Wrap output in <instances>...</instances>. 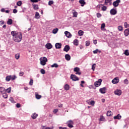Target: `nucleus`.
<instances>
[{
	"label": "nucleus",
	"mask_w": 129,
	"mask_h": 129,
	"mask_svg": "<svg viewBox=\"0 0 129 129\" xmlns=\"http://www.w3.org/2000/svg\"><path fill=\"white\" fill-rule=\"evenodd\" d=\"M124 84H128V80H127V79H125L124 80Z\"/></svg>",
	"instance_id": "obj_52"
},
{
	"label": "nucleus",
	"mask_w": 129,
	"mask_h": 129,
	"mask_svg": "<svg viewBox=\"0 0 129 129\" xmlns=\"http://www.w3.org/2000/svg\"><path fill=\"white\" fill-rule=\"evenodd\" d=\"M11 35L13 36V41L16 43H20L23 39V34L21 32H17L16 31H12Z\"/></svg>",
	"instance_id": "obj_1"
},
{
	"label": "nucleus",
	"mask_w": 129,
	"mask_h": 129,
	"mask_svg": "<svg viewBox=\"0 0 129 129\" xmlns=\"http://www.w3.org/2000/svg\"><path fill=\"white\" fill-rule=\"evenodd\" d=\"M0 91H1V92H3V91H5V88L4 87H1L0 88Z\"/></svg>",
	"instance_id": "obj_57"
},
{
	"label": "nucleus",
	"mask_w": 129,
	"mask_h": 129,
	"mask_svg": "<svg viewBox=\"0 0 129 129\" xmlns=\"http://www.w3.org/2000/svg\"><path fill=\"white\" fill-rule=\"evenodd\" d=\"M100 120L101 121H103V120H104V117H103V116H101L100 118Z\"/></svg>",
	"instance_id": "obj_53"
},
{
	"label": "nucleus",
	"mask_w": 129,
	"mask_h": 129,
	"mask_svg": "<svg viewBox=\"0 0 129 129\" xmlns=\"http://www.w3.org/2000/svg\"><path fill=\"white\" fill-rule=\"evenodd\" d=\"M124 26L125 28H129V24H127V22L124 23Z\"/></svg>",
	"instance_id": "obj_35"
},
{
	"label": "nucleus",
	"mask_w": 129,
	"mask_h": 129,
	"mask_svg": "<svg viewBox=\"0 0 129 129\" xmlns=\"http://www.w3.org/2000/svg\"><path fill=\"white\" fill-rule=\"evenodd\" d=\"M11 80H15V79H17V76L15 75L11 76Z\"/></svg>",
	"instance_id": "obj_34"
},
{
	"label": "nucleus",
	"mask_w": 129,
	"mask_h": 129,
	"mask_svg": "<svg viewBox=\"0 0 129 129\" xmlns=\"http://www.w3.org/2000/svg\"><path fill=\"white\" fill-rule=\"evenodd\" d=\"M70 88V86H69V85L68 84H66L65 86H64V89L66 90H69Z\"/></svg>",
	"instance_id": "obj_28"
},
{
	"label": "nucleus",
	"mask_w": 129,
	"mask_h": 129,
	"mask_svg": "<svg viewBox=\"0 0 129 129\" xmlns=\"http://www.w3.org/2000/svg\"><path fill=\"white\" fill-rule=\"evenodd\" d=\"M54 4V1H49L48 2V6H52Z\"/></svg>",
	"instance_id": "obj_43"
},
{
	"label": "nucleus",
	"mask_w": 129,
	"mask_h": 129,
	"mask_svg": "<svg viewBox=\"0 0 129 129\" xmlns=\"http://www.w3.org/2000/svg\"><path fill=\"white\" fill-rule=\"evenodd\" d=\"M114 93L115 95H118V96H119L121 95V90L117 89L114 92Z\"/></svg>",
	"instance_id": "obj_7"
},
{
	"label": "nucleus",
	"mask_w": 129,
	"mask_h": 129,
	"mask_svg": "<svg viewBox=\"0 0 129 129\" xmlns=\"http://www.w3.org/2000/svg\"><path fill=\"white\" fill-rule=\"evenodd\" d=\"M58 106L59 107H63V104H59L58 105Z\"/></svg>",
	"instance_id": "obj_63"
},
{
	"label": "nucleus",
	"mask_w": 129,
	"mask_h": 129,
	"mask_svg": "<svg viewBox=\"0 0 129 129\" xmlns=\"http://www.w3.org/2000/svg\"><path fill=\"white\" fill-rule=\"evenodd\" d=\"M35 18V19H37V20L39 19L40 18V14H39L38 12H36Z\"/></svg>",
	"instance_id": "obj_24"
},
{
	"label": "nucleus",
	"mask_w": 129,
	"mask_h": 129,
	"mask_svg": "<svg viewBox=\"0 0 129 129\" xmlns=\"http://www.w3.org/2000/svg\"><path fill=\"white\" fill-rule=\"evenodd\" d=\"M79 3L81 5V7H84V5L86 4V3L85 2L84 0H80Z\"/></svg>",
	"instance_id": "obj_20"
},
{
	"label": "nucleus",
	"mask_w": 129,
	"mask_h": 129,
	"mask_svg": "<svg viewBox=\"0 0 129 129\" xmlns=\"http://www.w3.org/2000/svg\"><path fill=\"white\" fill-rule=\"evenodd\" d=\"M94 104H95V102L93 100H92L90 101V105H92L93 106H94Z\"/></svg>",
	"instance_id": "obj_37"
},
{
	"label": "nucleus",
	"mask_w": 129,
	"mask_h": 129,
	"mask_svg": "<svg viewBox=\"0 0 129 129\" xmlns=\"http://www.w3.org/2000/svg\"><path fill=\"white\" fill-rule=\"evenodd\" d=\"M110 13L112 16H114V15H116V14L117 13V11H116V8H114L112 9L110 11Z\"/></svg>",
	"instance_id": "obj_4"
},
{
	"label": "nucleus",
	"mask_w": 129,
	"mask_h": 129,
	"mask_svg": "<svg viewBox=\"0 0 129 129\" xmlns=\"http://www.w3.org/2000/svg\"><path fill=\"white\" fill-rule=\"evenodd\" d=\"M65 58L67 60V61H70V59H71V56L69 54L65 55Z\"/></svg>",
	"instance_id": "obj_17"
},
{
	"label": "nucleus",
	"mask_w": 129,
	"mask_h": 129,
	"mask_svg": "<svg viewBox=\"0 0 129 129\" xmlns=\"http://www.w3.org/2000/svg\"><path fill=\"white\" fill-rule=\"evenodd\" d=\"M51 67L52 68H54V67L55 68H58V67H59V66L57 63H54L51 66Z\"/></svg>",
	"instance_id": "obj_29"
},
{
	"label": "nucleus",
	"mask_w": 129,
	"mask_h": 129,
	"mask_svg": "<svg viewBox=\"0 0 129 129\" xmlns=\"http://www.w3.org/2000/svg\"><path fill=\"white\" fill-rule=\"evenodd\" d=\"M37 117L38 114L36 113L32 114V115H31V117L32 118H33V119H36V118H37Z\"/></svg>",
	"instance_id": "obj_19"
},
{
	"label": "nucleus",
	"mask_w": 129,
	"mask_h": 129,
	"mask_svg": "<svg viewBox=\"0 0 129 129\" xmlns=\"http://www.w3.org/2000/svg\"><path fill=\"white\" fill-rule=\"evenodd\" d=\"M61 47H62V44L61 43H56L55 44L56 49H61Z\"/></svg>",
	"instance_id": "obj_13"
},
{
	"label": "nucleus",
	"mask_w": 129,
	"mask_h": 129,
	"mask_svg": "<svg viewBox=\"0 0 129 129\" xmlns=\"http://www.w3.org/2000/svg\"><path fill=\"white\" fill-rule=\"evenodd\" d=\"M97 18L101 17V14L100 13H97Z\"/></svg>",
	"instance_id": "obj_55"
},
{
	"label": "nucleus",
	"mask_w": 129,
	"mask_h": 129,
	"mask_svg": "<svg viewBox=\"0 0 129 129\" xmlns=\"http://www.w3.org/2000/svg\"><path fill=\"white\" fill-rule=\"evenodd\" d=\"M89 45H90V41H87L86 42V46H87V47H88V46H89Z\"/></svg>",
	"instance_id": "obj_47"
},
{
	"label": "nucleus",
	"mask_w": 129,
	"mask_h": 129,
	"mask_svg": "<svg viewBox=\"0 0 129 129\" xmlns=\"http://www.w3.org/2000/svg\"><path fill=\"white\" fill-rule=\"evenodd\" d=\"M118 82H119V79H118V78L116 77L112 81V83L113 84H116V83H118Z\"/></svg>",
	"instance_id": "obj_8"
},
{
	"label": "nucleus",
	"mask_w": 129,
	"mask_h": 129,
	"mask_svg": "<svg viewBox=\"0 0 129 129\" xmlns=\"http://www.w3.org/2000/svg\"><path fill=\"white\" fill-rule=\"evenodd\" d=\"M59 129H67L66 127H59Z\"/></svg>",
	"instance_id": "obj_64"
},
{
	"label": "nucleus",
	"mask_w": 129,
	"mask_h": 129,
	"mask_svg": "<svg viewBox=\"0 0 129 129\" xmlns=\"http://www.w3.org/2000/svg\"><path fill=\"white\" fill-rule=\"evenodd\" d=\"M71 78L73 81H77L79 80V78H78L75 75H71Z\"/></svg>",
	"instance_id": "obj_6"
},
{
	"label": "nucleus",
	"mask_w": 129,
	"mask_h": 129,
	"mask_svg": "<svg viewBox=\"0 0 129 129\" xmlns=\"http://www.w3.org/2000/svg\"><path fill=\"white\" fill-rule=\"evenodd\" d=\"M29 84L30 85H33V80H30V82H29Z\"/></svg>",
	"instance_id": "obj_62"
},
{
	"label": "nucleus",
	"mask_w": 129,
	"mask_h": 129,
	"mask_svg": "<svg viewBox=\"0 0 129 129\" xmlns=\"http://www.w3.org/2000/svg\"><path fill=\"white\" fill-rule=\"evenodd\" d=\"M99 91L102 94H104V93H105V92L106 91V87H103L102 88H100L99 89Z\"/></svg>",
	"instance_id": "obj_11"
},
{
	"label": "nucleus",
	"mask_w": 129,
	"mask_h": 129,
	"mask_svg": "<svg viewBox=\"0 0 129 129\" xmlns=\"http://www.w3.org/2000/svg\"><path fill=\"white\" fill-rule=\"evenodd\" d=\"M24 75V72H20L19 73V76H23Z\"/></svg>",
	"instance_id": "obj_56"
},
{
	"label": "nucleus",
	"mask_w": 129,
	"mask_h": 129,
	"mask_svg": "<svg viewBox=\"0 0 129 129\" xmlns=\"http://www.w3.org/2000/svg\"><path fill=\"white\" fill-rule=\"evenodd\" d=\"M32 7H33L34 10H35V11H37V10H39V6H38V5L33 4Z\"/></svg>",
	"instance_id": "obj_16"
},
{
	"label": "nucleus",
	"mask_w": 129,
	"mask_h": 129,
	"mask_svg": "<svg viewBox=\"0 0 129 129\" xmlns=\"http://www.w3.org/2000/svg\"><path fill=\"white\" fill-rule=\"evenodd\" d=\"M106 114L107 116H111L112 115V112L111 111H108Z\"/></svg>",
	"instance_id": "obj_30"
},
{
	"label": "nucleus",
	"mask_w": 129,
	"mask_h": 129,
	"mask_svg": "<svg viewBox=\"0 0 129 129\" xmlns=\"http://www.w3.org/2000/svg\"><path fill=\"white\" fill-rule=\"evenodd\" d=\"M124 35L125 37H127L129 35V28L125 29L124 31Z\"/></svg>",
	"instance_id": "obj_14"
},
{
	"label": "nucleus",
	"mask_w": 129,
	"mask_h": 129,
	"mask_svg": "<svg viewBox=\"0 0 129 129\" xmlns=\"http://www.w3.org/2000/svg\"><path fill=\"white\" fill-rule=\"evenodd\" d=\"M64 35H66L67 38H71V37H72V34H71V33L68 31H65Z\"/></svg>",
	"instance_id": "obj_10"
},
{
	"label": "nucleus",
	"mask_w": 129,
	"mask_h": 129,
	"mask_svg": "<svg viewBox=\"0 0 129 129\" xmlns=\"http://www.w3.org/2000/svg\"><path fill=\"white\" fill-rule=\"evenodd\" d=\"M101 82H102V80L99 79L98 81H96L94 83V85L96 87H98V86H100L101 85Z\"/></svg>",
	"instance_id": "obj_3"
},
{
	"label": "nucleus",
	"mask_w": 129,
	"mask_h": 129,
	"mask_svg": "<svg viewBox=\"0 0 129 129\" xmlns=\"http://www.w3.org/2000/svg\"><path fill=\"white\" fill-rule=\"evenodd\" d=\"M78 34L79 36H83V34H84V32H83V31H82V30H79L78 31Z\"/></svg>",
	"instance_id": "obj_23"
},
{
	"label": "nucleus",
	"mask_w": 129,
	"mask_h": 129,
	"mask_svg": "<svg viewBox=\"0 0 129 129\" xmlns=\"http://www.w3.org/2000/svg\"><path fill=\"white\" fill-rule=\"evenodd\" d=\"M69 50H70V46L68 45H66L63 48V51L64 52H68Z\"/></svg>",
	"instance_id": "obj_12"
},
{
	"label": "nucleus",
	"mask_w": 129,
	"mask_h": 129,
	"mask_svg": "<svg viewBox=\"0 0 129 129\" xmlns=\"http://www.w3.org/2000/svg\"><path fill=\"white\" fill-rule=\"evenodd\" d=\"M7 24H8V25H12L13 24V20H12L11 19H8V20L7 21Z\"/></svg>",
	"instance_id": "obj_25"
},
{
	"label": "nucleus",
	"mask_w": 129,
	"mask_h": 129,
	"mask_svg": "<svg viewBox=\"0 0 129 129\" xmlns=\"http://www.w3.org/2000/svg\"><path fill=\"white\" fill-rule=\"evenodd\" d=\"M107 9V8L106 7V6H103L101 7L102 11H106Z\"/></svg>",
	"instance_id": "obj_40"
},
{
	"label": "nucleus",
	"mask_w": 129,
	"mask_h": 129,
	"mask_svg": "<svg viewBox=\"0 0 129 129\" xmlns=\"http://www.w3.org/2000/svg\"><path fill=\"white\" fill-rule=\"evenodd\" d=\"M120 3V0H116V1H114L113 3V7H114V8H117V7H118V5H119Z\"/></svg>",
	"instance_id": "obj_5"
},
{
	"label": "nucleus",
	"mask_w": 129,
	"mask_h": 129,
	"mask_svg": "<svg viewBox=\"0 0 129 129\" xmlns=\"http://www.w3.org/2000/svg\"><path fill=\"white\" fill-rule=\"evenodd\" d=\"M3 96L4 97V98H8V95L7 93H4Z\"/></svg>",
	"instance_id": "obj_50"
},
{
	"label": "nucleus",
	"mask_w": 129,
	"mask_h": 129,
	"mask_svg": "<svg viewBox=\"0 0 129 129\" xmlns=\"http://www.w3.org/2000/svg\"><path fill=\"white\" fill-rule=\"evenodd\" d=\"M35 97L36 99H41V98H42V96L40 95H39L38 93H35Z\"/></svg>",
	"instance_id": "obj_18"
},
{
	"label": "nucleus",
	"mask_w": 129,
	"mask_h": 129,
	"mask_svg": "<svg viewBox=\"0 0 129 129\" xmlns=\"http://www.w3.org/2000/svg\"><path fill=\"white\" fill-rule=\"evenodd\" d=\"M79 41L78 39H75L74 40V45H75V46H78Z\"/></svg>",
	"instance_id": "obj_27"
},
{
	"label": "nucleus",
	"mask_w": 129,
	"mask_h": 129,
	"mask_svg": "<svg viewBox=\"0 0 129 129\" xmlns=\"http://www.w3.org/2000/svg\"><path fill=\"white\" fill-rule=\"evenodd\" d=\"M52 47H53V46H52V44H51V43H47L45 45V48L48 49H52Z\"/></svg>",
	"instance_id": "obj_15"
},
{
	"label": "nucleus",
	"mask_w": 129,
	"mask_h": 129,
	"mask_svg": "<svg viewBox=\"0 0 129 129\" xmlns=\"http://www.w3.org/2000/svg\"><path fill=\"white\" fill-rule=\"evenodd\" d=\"M118 31H119L120 32H121V31H122V30H123L122 26H118Z\"/></svg>",
	"instance_id": "obj_39"
},
{
	"label": "nucleus",
	"mask_w": 129,
	"mask_h": 129,
	"mask_svg": "<svg viewBox=\"0 0 129 129\" xmlns=\"http://www.w3.org/2000/svg\"><path fill=\"white\" fill-rule=\"evenodd\" d=\"M17 5L18 6V7H21L22 6V1H19L17 2Z\"/></svg>",
	"instance_id": "obj_45"
},
{
	"label": "nucleus",
	"mask_w": 129,
	"mask_h": 129,
	"mask_svg": "<svg viewBox=\"0 0 129 129\" xmlns=\"http://www.w3.org/2000/svg\"><path fill=\"white\" fill-rule=\"evenodd\" d=\"M124 54H125V55H126V56H128V55H129L128 50H125L124 51Z\"/></svg>",
	"instance_id": "obj_42"
},
{
	"label": "nucleus",
	"mask_w": 129,
	"mask_h": 129,
	"mask_svg": "<svg viewBox=\"0 0 129 129\" xmlns=\"http://www.w3.org/2000/svg\"><path fill=\"white\" fill-rule=\"evenodd\" d=\"M104 28H105V24L103 23L101 24V30H103V29H104Z\"/></svg>",
	"instance_id": "obj_44"
},
{
	"label": "nucleus",
	"mask_w": 129,
	"mask_h": 129,
	"mask_svg": "<svg viewBox=\"0 0 129 129\" xmlns=\"http://www.w3.org/2000/svg\"><path fill=\"white\" fill-rule=\"evenodd\" d=\"M41 0H30L31 3H38V2H40Z\"/></svg>",
	"instance_id": "obj_49"
},
{
	"label": "nucleus",
	"mask_w": 129,
	"mask_h": 129,
	"mask_svg": "<svg viewBox=\"0 0 129 129\" xmlns=\"http://www.w3.org/2000/svg\"><path fill=\"white\" fill-rule=\"evenodd\" d=\"M13 13L14 14H17V13H18V10L17 9H14Z\"/></svg>",
	"instance_id": "obj_60"
},
{
	"label": "nucleus",
	"mask_w": 129,
	"mask_h": 129,
	"mask_svg": "<svg viewBox=\"0 0 129 129\" xmlns=\"http://www.w3.org/2000/svg\"><path fill=\"white\" fill-rule=\"evenodd\" d=\"M6 81H11V76H7L6 78Z\"/></svg>",
	"instance_id": "obj_33"
},
{
	"label": "nucleus",
	"mask_w": 129,
	"mask_h": 129,
	"mask_svg": "<svg viewBox=\"0 0 129 129\" xmlns=\"http://www.w3.org/2000/svg\"><path fill=\"white\" fill-rule=\"evenodd\" d=\"M93 53L94 54H97V53H98V49H96L95 50H94Z\"/></svg>",
	"instance_id": "obj_51"
},
{
	"label": "nucleus",
	"mask_w": 129,
	"mask_h": 129,
	"mask_svg": "<svg viewBox=\"0 0 129 129\" xmlns=\"http://www.w3.org/2000/svg\"><path fill=\"white\" fill-rule=\"evenodd\" d=\"M40 72L41 74H45V73H46L45 70L43 69L40 70Z\"/></svg>",
	"instance_id": "obj_48"
},
{
	"label": "nucleus",
	"mask_w": 129,
	"mask_h": 129,
	"mask_svg": "<svg viewBox=\"0 0 129 129\" xmlns=\"http://www.w3.org/2000/svg\"><path fill=\"white\" fill-rule=\"evenodd\" d=\"M11 90H12V88L9 87L6 90V91L8 92V93H11Z\"/></svg>",
	"instance_id": "obj_41"
},
{
	"label": "nucleus",
	"mask_w": 129,
	"mask_h": 129,
	"mask_svg": "<svg viewBox=\"0 0 129 129\" xmlns=\"http://www.w3.org/2000/svg\"><path fill=\"white\" fill-rule=\"evenodd\" d=\"M92 70H93V71H94V69H95V63L93 64L92 66Z\"/></svg>",
	"instance_id": "obj_54"
},
{
	"label": "nucleus",
	"mask_w": 129,
	"mask_h": 129,
	"mask_svg": "<svg viewBox=\"0 0 129 129\" xmlns=\"http://www.w3.org/2000/svg\"><path fill=\"white\" fill-rule=\"evenodd\" d=\"M58 31H59V29L56 28L52 30V33L53 34H57V33H58Z\"/></svg>",
	"instance_id": "obj_26"
},
{
	"label": "nucleus",
	"mask_w": 129,
	"mask_h": 129,
	"mask_svg": "<svg viewBox=\"0 0 129 129\" xmlns=\"http://www.w3.org/2000/svg\"><path fill=\"white\" fill-rule=\"evenodd\" d=\"M69 127H73V121L69 120L67 122Z\"/></svg>",
	"instance_id": "obj_9"
},
{
	"label": "nucleus",
	"mask_w": 129,
	"mask_h": 129,
	"mask_svg": "<svg viewBox=\"0 0 129 129\" xmlns=\"http://www.w3.org/2000/svg\"><path fill=\"white\" fill-rule=\"evenodd\" d=\"M85 82L84 81H82L81 82V84H80V86H81V87H84V85H83V84H85Z\"/></svg>",
	"instance_id": "obj_36"
},
{
	"label": "nucleus",
	"mask_w": 129,
	"mask_h": 129,
	"mask_svg": "<svg viewBox=\"0 0 129 129\" xmlns=\"http://www.w3.org/2000/svg\"><path fill=\"white\" fill-rule=\"evenodd\" d=\"M16 107H18V108H20V107H21V104L20 103H17L16 104Z\"/></svg>",
	"instance_id": "obj_58"
},
{
	"label": "nucleus",
	"mask_w": 129,
	"mask_h": 129,
	"mask_svg": "<svg viewBox=\"0 0 129 129\" xmlns=\"http://www.w3.org/2000/svg\"><path fill=\"white\" fill-rule=\"evenodd\" d=\"M74 71L75 72H78L80 71V69L78 67L75 68L74 69Z\"/></svg>",
	"instance_id": "obj_32"
},
{
	"label": "nucleus",
	"mask_w": 129,
	"mask_h": 129,
	"mask_svg": "<svg viewBox=\"0 0 129 129\" xmlns=\"http://www.w3.org/2000/svg\"><path fill=\"white\" fill-rule=\"evenodd\" d=\"M107 4H109V5L111 6V0H105V5H107Z\"/></svg>",
	"instance_id": "obj_22"
},
{
	"label": "nucleus",
	"mask_w": 129,
	"mask_h": 129,
	"mask_svg": "<svg viewBox=\"0 0 129 129\" xmlns=\"http://www.w3.org/2000/svg\"><path fill=\"white\" fill-rule=\"evenodd\" d=\"M73 18H77V16H78V13L77 12H74L73 13Z\"/></svg>",
	"instance_id": "obj_31"
},
{
	"label": "nucleus",
	"mask_w": 129,
	"mask_h": 129,
	"mask_svg": "<svg viewBox=\"0 0 129 129\" xmlns=\"http://www.w3.org/2000/svg\"><path fill=\"white\" fill-rule=\"evenodd\" d=\"M58 111V109H54V110H53V112L54 113H57V112Z\"/></svg>",
	"instance_id": "obj_59"
},
{
	"label": "nucleus",
	"mask_w": 129,
	"mask_h": 129,
	"mask_svg": "<svg viewBox=\"0 0 129 129\" xmlns=\"http://www.w3.org/2000/svg\"><path fill=\"white\" fill-rule=\"evenodd\" d=\"M1 12L2 13H5L6 12V9H5V8H2L1 9Z\"/></svg>",
	"instance_id": "obj_61"
},
{
	"label": "nucleus",
	"mask_w": 129,
	"mask_h": 129,
	"mask_svg": "<svg viewBox=\"0 0 129 129\" xmlns=\"http://www.w3.org/2000/svg\"><path fill=\"white\" fill-rule=\"evenodd\" d=\"M121 115L118 114L117 115L114 116V119H120Z\"/></svg>",
	"instance_id": "obj_21"
},
{
	"label": "nucleus",
	"mask_w": 129,
	"mask_h": 129,
	"mask_svg": "<svg viewBox=\"0 0 129 129\" xmlns=\"http://www.w3.org/2000/svg\"><path fill=\"white\" fill-rule=\"evenodd\" d=\"M10 101L12 103H16V102L15 101V100H14V98L13 97H11L10 98Z\"/></svg>",
	"instance_id": "obj_38"
},
{
	"label": "nucleus",
	"mask_w": 129,
	"mask_h": 129,
	"mask_svg": "<svg viewBox=\"0 0 129 129\" xmlns=\"http://www.w3.org/2000/svg\"><path fill=\"white\" fill-rule=\"evenodd\" d=\"M15 58L17 60L19 59L20 58V54H17L15 55Z\"/></svg>",
	"instance_id": "obj_46"
},
{
	"label": "nucleus",
	"mask_w": 129,
	"mask_h": 129,
	"mask_svg": "<svg viewBox=\"0 0 129 129\" xmlns=\"http://www.w3.org/2000/svg\"><path fill=\"white\" fill-rule=\"evenodd\" d=\"M39 60L40 61V64L42 66H45L46 65L47 62H48V59L46 57H40L39 58Z\"/></svg>",
	"instance_id": "obj_2"
}]
</instances>
